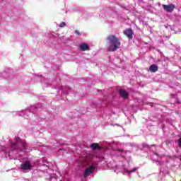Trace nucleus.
Returning a JSON list of instances; mask_svg holds the SVG:
<instances>
[{
    "label": "nucleus",
    "mask_w": 181,
    "mask_h": 181,
    "mask_svg": "<svg viewBox=\"0 0 181 181\" xmlns=\"http://www.w3.org/2000/svg\"><path fill=\"white\" fill-rule=\"evenodd\" d=\"M87 168L83 172V179H87L90 175L94 173L95 171V166H97V162L94 160V158H87L85 161Z\"/></svg>",
    "instance_id": "f03ea898"
},
{
    "label": "nucleus",
    "mask_w": 181,
    "mask_h": 181,
    "mask_svg": "<svg viewBox=\"0 0 181 181\" xmlns=\"http://www.w3.org/2000/svg\"><path fill=\"white\" fill-rule=\"evenodd\" d=\"M38 146H42V145H38Z\"/></svg>",
    "instance_id": "aec40b11"
},
{
    "label": "nucleus",
    "mask_w": 181,
    "mask_h": 181,
    "mask_svg": "<svg viewBox=\"0 0 181 181\" xmlns=\"http://www.w3.org/2000/svg\"><path fill=\"white\" fill-rule=\"evenodd\" d=\"M40 105H35L34 106H31L27 108L25 110L22 111L20 113V117H24V118H29V114L32 112V114H35L40 108Z\"/></svg>",
    "instance_id": "20e7f679"
},
{
    "label": "nucleus",
    "mask_w": 181,
    "mask_h": 181,
    "mask_svg": "<svg viewBox=\"0 0 181 181\" xmlns=\"http://www.w3.org/2000/svg\"><path fill=\"white\" fill-rule=\"evenodd\" d=\"M64 26H66V23H64V22H62L59 24V28H64Z\"/></svg>",
    "instance_id": "dca6fc26"
},
{
    "label": "nucleus",
    "mask_w": 181,
    "mask_h": 181,
    "mask_svg": "<svg viewBox=\"0 0 181 181\" xmlns=\"http://www.w3.org/2000/svg\"><path fill=\"white\" fill-rule=\"evenodd\" d=\"M107 40L108 45L107 50L109 52H115L121 46V42L115 35H109L107 37Z\"/></svg>",
    "instance_id": "7ed1b4c3"
},
{
    "label": "nucleus",
    "mask_w": 181,
    "mask_h": 181,
    "mask_svg": "<svg viewBox=\"0 0 181 181\" xmlns=\"http://www.w3.org/2000/svg\"><path fill=\"white\" fill-rule=\"evenodd\" d=\"M137 175H138V176H139V173L137 172Z\"/></svg>",
    "instance_id": "6ab92c4d"
},
{
    "label": "nucleus",
    "mask_w": 181,
    "mask_h": 181,
    "mask_svg": "<svg viewBox=\"0 0 181 181\" xmlns=\"http://www.w3.org/2000/svg\"><path fill=\"white\" fill-rule=\"evenodd\" d=\"M138 169H139L138 167L131 168L128 165H122L120 168V172L124 176H129V177H131V175H132V173H135Z\"/></svg>",
    "instance_id": "39448f33"
},
{
    "label": "nucleus",
    "mask_w": 181,
    "mask_h": 181,
    "mask_svg": "<svg viewBox=\"0 0 181 181\" xmlns=\"http://www.w3.org/2000/svg\"><path fill=\"white\" fill-rule=\"evenodd\" d=\"M162 6H163L164 11L165 12H168V13H172V12L173 11H175V8H176V6L173 4H170L168 5L163 4Z\"/></svg>",
    "instance_id": "423d86ee"
},
{
    "label": "nucleus",
    "mask_w": 181,
    "mask_h": 181,
    "mask_svg": "<svg viewBox=\"0 0 181 181\" xmlns=\"http://www.w3.org/2000/svg\"><path fill=\"white\" fill-rule=\"evenodd\" d=\"M178 145H179V146L181 148V137H180V139L178 140Z\"/></svg>",
    "instance_id": "a211bd4d"
},
{
    "label": "nucleus",
    "mask_w": 181,
    "mask_h": 181,
    "mask_svg": "<svg viewBox=\"0 0 181 181\" xmlns=\"http://www.w3.org/2000/svg\"><path fill=\"white\" fill-rule=\"evenodd\" d=\"M79 48L82 52H86V50H90V46L88 44L82 43L79 45Z\"/></svg>",
    "instance_id": "9b49d317"
},
{
    "label": "nucleus",
    "mask_w": 181,
    "mask_h": 181,
    "mask_svg": "<svg viewBox=\"0 0 181 181\" xmlns=\"http://www.w3.org/2000/svg\"><path fill=\"white\" fill-rule=\"evenodd\" d=\"M28 146L26 145V141L22 140L19 137H16V143H12L11 146V149L8 153H6V158L9 159H16L18 156H22L20 152H23L26 150Z\"/></svg>",
    "instance_id": "f257e3e1"
},
{
    "label": "nucleus",
    "mask_w": 181,
    "mask_h": 181,
    "mask_svg": "<svg viewBox=\"0 0 181 181\" xmlns=\"http://www.w3.org/2000/svg\"><path fill=\"white\" fill-rule=\"evenodd\" d=\"M21 168L22 169V170H30V169H32L30 162L25 161L24 163L21 164Z\"/></svg>",
    "instance_id": "6e6552de"
},
{
    "label": "nucleus",
    "mask_w": 181,
    "mask_h": 181,
    "mask_svg": "<svg viewBox=\"0 0 181 181\" xmlns=\"http://www.w3.org/2000/svg\"><path fill=\"white\" fill-rule=\"evenodd\" d=\"M90 148L93 149V151H95L96 149H101V147H100L98 144L93 143L90 145Z\"/></svg>",
    "instance_id": "ddd939ff"
},
{
    "label": "nucleus",
    "mask_w": 181,
    "mask_h": 181,
    "mask_svg": "<svg viewBox=\"0 0 181 181\" xmlns=\"http://www.w3.org/2000/svg\"><path fill=\"white\" fill-rule=\"evenodd\" d=\"M123 33L129 40H132V37H134V31L132 30V28H128L123 31Z\"/></svg>",
    "instance_id": "0eeeda50"
},
{
    "label": "nucleus",
    "mask_w": 181,
    "mask_h": 181,
    "mask_svg": "<svg viewBox=\"0 0 181 181\" xmlns=\"http://www.w3.org/2000/svg\"><path fill=\"white\" fill-rule=\"evenodd\" d=\"M119 94L120 96L122 97V98H124V99H127L128 98V97H129V93H128V92H127V90L124 89H120Z\"/></svg>",
    "instance_id": "9d476101"
},
{
    "label": "nucleus",
    "mask_w": 181,
    "mask_h": 181,
    "mask_svg": "<svg viewBox=\"0 0 181 181\" xmlns=\"http://www.w3.org/2000/svg\"><path fill=\"white\" fill-rule=\"evenodd\" d=\"M115 153L117 155V156H122V158H125V156H127V151L124 150V149H117L115 151Z\"/></svg>",
    "instance_id": "1a4fd4ad"
},
{
    "label": "nucleus",
    "mask_w": 181,
    "mask_h": 181,
    "mask_svg": "<svg viewBox=\"0 0 181 181\" xmlns=\"http://www.w3.org/2000/svg\"><path fill=\"white\" fill-rule=\"evenodd\" d=\"M149 70L151 73H156V71L158 70V65L153 64L150 66Z\"/></svg>",
    "instance_id": "f8f14e48"
},
{
    "label": "nucleus",
    "mask_w": 181,
    "mask_h": 181,
    "mask_svg": "<svg viewBox=\"0 0 181 181\" xmlns=\"http://www.w3.org/2000/svg\"><path fill=\"white\" fill-rule=\"evenodd\" d=\"M101 101L103 102V101H104V100L102 99Z\"/></svg>",
    "instance_id": "412c9836"
},
{
    "label": "nucleus",
    "mask_w": 181,
    "mask_h": 181,
    "mask_svg": "<svg viewBox=\"0 0 181 181\" xmlns=\"http://www.w3.org/2000/svg\"><path fill=\"white\" fill-rule=\"evenodd\" d=\"M75 33H76V35H77V36H81V33H80V31H78V30H76Z\"/></svg>",
    "instance_id": "f3484780"
},
{
    "label": "nucleus",
    "mask_w": 181,
    "mask_h": 181,
    "mask_svg": "<svg viewBox=\"0 0 181 181\" xmlns=\"http://www.w3.org/2000/svg\"><path fill=\"white\" fill-rule=\"evenodd\" d=\"M127 146H130L131 148H133L134 146H136V145L134 143H129L127 144Z\"/></svg>",
    "instance_id": "2eb2a0df"
},
{
    "label": "nucleus",
    "mask_w": 181,
    "mask_h": 181,
    "mask_svg": "<svg viewBox=\"0 0 181 181\" xmlns=\"http://www.w3.org/2000/svg\"><path fill=\"white\" fill-rule=\"evenodd\" d=\"M61 91L62 93V97H66L68 92H67V88H65V89H64L63 88H61Z\"/></svg>",
    "instance_id": "4468645a"
}]
</instances>
